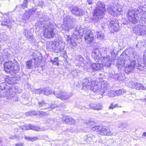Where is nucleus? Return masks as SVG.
I'll return each instance as SVG.
<instances>
[{
    "label": "nucleus",
    "mask_w": 146,
    "mask_h": 146,
    "mask_svg": "<svg viewBox=\"0 0 146 146\" xmlns=\"http://www.w3.org/2000/svg\"><path fill=\"white\" fill-rule=\"evenodd\" d=\"M125 53V56L128 59L127 60L128 63L125 67L124 70L126 73H129L135 68L139 70L143 69L144 67L139 64L136 52L133 49H128L126 51Z\"/></svg>",
    "instance_id": "obj_1"
},
{
    "label": "nucleus",
    "mask_w": 146,
    "mask_h": 146,
    "mask_svg": "<svg viewBox=\"0 0 146 146\" xmlns=\"http://www.w3.org/2000/svg\"><path fill=\"white\" fill-rule=\"evenodd\" d=\"M64 42L60 40L58 42L52 41L48 42L46 43V49L50 52L54 51L56 53L61 52L64 48Z\"/></svg>",
    "instance_id": "obj_2"
},
{
    "label": "nucleus",
    "mask_w": 146,
    "mask_h": 146,
    "mask_svg": "<svg viewBox=\"0 0 146 146\" xmlns=\"http://www.w3.org/2000/svg\"><path fill=\"white\" fill-rule=\"evenodd\" d=\"M96 5V8L94 11L93 15L94 19L97 21L104 17L106 9L104 3L100 1L97 2Z\"/></svg>",
    "instance_id": "obj_3"
},
{
    "label": "nucleus",
    "mask_w": 146,
    "mask_h": 146,
    "mask_svg": "<svg viewBox=\"0 0 146 146\" xmlns=\"http://www.w3.org/2000/svg\"><path fill=\"white\" fill-rule=\"evenodd\" d=\"M138 13L139 11L137 9H129L127 13V16L128 20L133 24H136L138 23H141L140 19L141 17L139 18L138 16Z\"/></svg>",
    "instance_id": "obj_4"
},
{
    "label": "nucleus",
    "mask_w": 146,
    "mask_h": 146,
    "mask_svg": "<svg viewBox=\"0 0 146 146\" xmlns=\"http://www.w3.org/2000/svg\"><path fill=\"white\" fill-rule=\"evenodd\" d=\"M80 31V34L82 35V37L84 36V40L86 43L89 44L93 42L96 38V36L94 30L91 31L84 28Z\"/></svg>",
    "instance_id": "obj_5"
},
{
    "label": "nucleus",
    "mask_w": 146,
    "mask_h": 146,
    "mask_svg": "<svg viewBox=\"0 0 146 146\" xmlns=\"http://www.w3.org/2000/svg\"><path fill=\"white\" fill-rule=\"evenodd\" d=\"M76 21V19L72 16H68L65 17L61 26L62 30L68 31L69 30L74 27L73 23Z\"/></svg>",
    "instance_id": "obj_6"
},
{
    "label": "nucleus",
    "mask_w": 146,
    "mask_h": 146,
    "mask_svg": "<svg viewBox=\"0 0 146 146\" xmlns=\"http://www.w3.org/2000/svg\"><path fill=\"white\" fill-rule=\"evenodd\" d=\"M54 25L52 24L44 25L43 29L44 36L48 38L53 37L54 34Z\"/></svg>",
    "instance_id": "obj_7"
},
{
    "label": "nucleus",
    "mask_w": 146,
    "mask_h": 146,
    "mask_svg": "<svg viewBox=\"0 0 146 146\" xmlns=\"http://www.w3.org/2000/svg\"><path fill=\"white\" fill-rule=\"evenodd\" d=\"M53 94L56 97L62 100L68 102L69 98L71 97L73 94L72 93H67L66 92L60 91L57 92H54Z\"/></svg>",
    "instance_id": "obj_8"
},
{
    "label": "nucleus",
    "mask_w": 146,
    "mask_h": 146,
    "mask_svg": "<svg viewBox=\"0 0 146 146\" xmlns=\"http://www.w3.org/2000/svg\"><path fill=\"white\" fill-rule=\"evenodd\" d=\"M142 25H138L135 26L133 29V32L139 35H145L146 34V27L144 22L142 23Z\"/></svg>",
    "instance_id": "obj_9"
},
{
    "label": "nucleus",
    "mask_w": 146,
    "mask_h": 146,
    "mask_svg": "<svg viewBox=\"0 0 146 146\" xmlns=\"http://www.w3.org/2000/svg\"><path fill=\"white\" fill-rule=\"evenodd\" d=\"M107 10L110 14L113 16H116L122 11V9L120 7H114L110 5L107 6Z\"/></svg>",
    "instance_id": "obj_10"
},
{
    "label": "nucleus",
    "mask_w": 146,
    "mask_h": 146,
    "mask_svg": "<svg viewBox=\"0 0 146 146\" xmlns=\"http://www.w3.org/2000/svg\"><path fill=\"white\" fill-rule=\"evenodd\" d=\"M108 27L109 29L112 33L118 31L120 29L119 25L115 19L110 21L108 25Z\"/></svg>",
    "instance_id": "obj_11"
},
{
    "label": "nucleus",
    "mask_w": 146,
    "mask_h": 146,
    "mask_svg": "<svg viewBox=\"0 0 146 146\" xmlns=\"http://www.w3.org/2000/svg\"><path fill=\"white\" fill-rule=\"evenodd\" d=\"M100 94L101 95L107 93L108 90H109V85L106 81L102 80L101 83H100Z\"/></svg>",
    "instance_id": "obj_12"
},
{
    "label": "nucleus",
    "mask_w": 146,
    "mask_h": 146,
    "mask_svg": "<svg viewBox=\"0 0 146 146\" xmlns=\"http://www.w3.org/2000/svg\"><path fill=\"white\" fill-rule=\"evenodd\" d=\"M12 57L10 53V50L8 49H4L0 55V60L2 62L5 60L11 59Z\"/></svg>",
    "instance_id": "obj_13"
},
{
    "label": "nucleus",
    "mask_w": 146,
    "mask_h": 146,
    "mask_svg": "<svg viewBox=\"0 0 146 146\" xmlns=\"http://www.w3.org/2000/svg\"><path fill=\"white\" fill-rule=\"evenodd\" d=\"M70 11L73 14L76 16H82L84 14L83 10L76 6L71 7Z\"/></svg>",
    "instance_id": "obj_14"
},
{
    "label": "nucleus",
    "mask_w": 146,
    "mask_h": 146,
    "mask_svg": "<svg viewBox=\"0 0 146 146\" xmlns=\"http://www.w3.org/2000/svg\"><path fill=\"white\" fill-rule=\"evenodd\" d=\"M84 29L80 26L77 27L75 29V31L73 33L72 36L74 39H77L78 38H81L82 37V35L80 34V31Z\"/></svg>",
    "instance_id": "obj_15"
},
{
    "label": "nucleus",
    "mask_w": 146,
    "mask_h": 146,
    "mask_svg": "<svg viewBox=\"0 0 146 146\" xmlns=\"http://www.w3.org/2000/svg\"><path fill=\"white\" fill-rule=\"evenodd\" d=\"M111 57L108 55L103 57L101 61L102 65L109 67L111 64Z\"/></svg>",
    "instance_id": "obj_16"
},
{
    "label": "nucleus",
    "mask_w": 146,
    "mask_h": 146,
    "mask_svg": "<svg viewBox=\"0 0 146 146\" xmlns=\"http://www.w3.org/2000/svg\"><path fill=\"white\" fill-rule=\"evenodd\" d=\"M127 64H128L127 59H125L124 56L120 59H117L116 63V66L118 69H121L125 65H126Z\"/></svg>",
    "instance_id": "obj_17"
},
{
    "label": "nucleus",
    "mask_w": 146,
    "mask_h": 146,
    "mask_svg": "<svg viewBox=\"0 0 146 146\" xmlns=\"http://www.w3.org/2000/svg\"><path fill=\"white\" fill-rule=\"evenodd\" d=\"M92 56L95 61L100 59L102 57L101 52L98 49H96L93 50Z\"/></svg>",
    "instance_id": "obj_18"
},
{
    "label": "nucleus",
    "mask_w": 146,
    "mask_h": 146,
    "mask_svg": "<svg viewBox=\"0 0 146 146\" xmlns=\"http://www.w3.org/2000/svg\"><path fill=\"white\" fill-rule=\"evenodd\" d=\"M92 82H93V84H92L90 89L92 90L94 92L96 93L100 92V90L99 89H100V83L95 81H92Z\"/></svg>",
    "instance_id": "obj_19"
},
{
    "label": "nucleus",
    "mask_w": 146,
    "mask_h": 146,
    "mask_svg": "<svg viewBox=\"0 0 146 146\" xmlns=\"http://www.w3.org/2000/svg\"><path fill=\"white\" fill-rule=\"evenodd\" d=\"M92 80H89L88 78H85L84 79L82 82L83 83V88L82 90H86L87 89H90L91 87L92 84H93L92 81H94Z\"/></svg>",
    "instance_id": "obj_20"
},
{
    "label": "nucleus",
    "mask_w": 146,
    "mask_h": 146,
    "mask_svg": "<svg viewBox=\"0 0 146 146\" xmlns=\"http://www.w3.org/2000/svg\"><path fill=\"white\" fill-rule=\"evenodd\" d=\"M39 106L40 107H42V109H47L49 111H50L56 107V105L54 104L50 105V107H48L47 108L46 107V104L44 103L43 100L39 101L38 102Z\"/></svg>",
    "instance_id": "obj_21"
},
{
    "label": "nucleus",
    "mask_w": 146,
    "mask_h": 146,
    "mask_svg": "<svg viewBox=\"0 0 146 146\" xmlns=\"http://www.w3.org/2000/svg\"><path fill=\"white\" fill-rule=\"evenodd\" d=\"M123 74L122 73L115 74L113 73V74H110L109 75V77L115 80H121L123 78Z\"/></svg>",
    "instance_id": "obj_22"
},
{
    "label": "nucleus",
    "mask_w": 146,
    "mask_h": 146,
    "mask_svg": "<svg viewBox=\"0 0 146 146\" xmlns=\"http://www.w3.org/2000/svg\"><path fill=\"white\" fill-rule=\"evenodd\" d=\"M14 64L11 61L5 62L4 64V70L7 72L11 73V69Z\"/></svg>",
    "instance_id": "obj_23"
},
{
    "label": "nucleus",
    "mask_w": 146,
    "mask_h": 146,
    "mask_svg": "<svg viewBox=\"0 0 146 146\" xmlns=\"http://www.w3.org/2000/svg\"><path fill=\"white\" fill-rule=\"evenodd\" d=\"M89 108L95 110H102L103 109V106L101 103L91 104L89 105Z\"/></svg>",
    "instance_id": "obj_24"
},
{
    "label": "nucleus",
    "mask_w": 146,
    "mask_h": 146,
    "mask_svg": "<svg viewBox=\"0 0 146 146\" xmlns=\"http://www.w3.org/2000/svg\"><path fill=\"white\" fill-rule=\"evenodd\" d=\"M62 121L70 125H74L75 123V120L69 116H64Z\"/></svg>",
    "instance_id": "obj_25"
},
{
    "label": "nucleus",
    "mask_w": 146,
    "mask_h": 146,
    "mask_svg": "<svg viewBox=\"0 0 146 146\" xmlns=\"http://www.w3.org/2000/svg\"><path fill=\"white\" fill-rule=\"evenodd\" d=\"M77 44L73 40H69L67 43V48L70 50H76L77 49Z\"/></svg>",
    "instance_id": "obj_26"
},
{
    "label": "nucleus",
    "mask_w": 146,
    "mask_h": 146,
    "mask_svg": "<svg viewBox=\"0 0 146 146\" xmlns=\"http://www.w3.org/2000/svg\"><path fill=\"white\" fill-rule=\"evenodd\" d=\"M39 23H40L41 25H44L52 24L50 22L48 17L45 15L42 16V17L40 18Z\"/></svg>",
    "instance_id": "obj_27"
},
{
    "label": "nucleus",
    "mask_w": 146,
    "mask_h": 146,
    "mask_svg": "<svg viewBox=\"0 0 146 146\" xmlns=\"http://www.w3.org/2000/svg\"><path fill=\"white\" fill-rule=\"evenodd\" d=\"M5 81L9 84L13 85L17 82V78L16 77H10L9 76H6Z\"/></svg>",
    "instance_id": "obj_28"
},
{
    "label": "nucleus",
    "mask_w": 146,
    "mask_h": 146,
    "mask_svg": "<svg viewBox=\"0 0 146 146\" xmlns=\"http://www.w3.org/2000/svg\"><path fill=\"white\" fill-rule=\"evenodd\" d=\"M102 65L99 63H93L91 64L90 67L94 71L100 70L102 68Z\"/></svg>",
    "instance_id": "obj_29"
},
{
    "label": "nucleus",
    "mask_w": 146,
    "mask_h": 146,
    "mask_svg": "<svg viewBox=\"0 0 146 146\" xmlns=\"http://www.w3.org/2000/svg\"><path fill=\"white\" fill-rule=\"evenodd\" d=\"M1 97H4L7 96L9 98H11L13 96L12 94L11 93L10 90H8L7 91L5 90L2 93L1 92Z\"/></svg>",
    "instance_id": "obj_30"
},
{
    "label": "nucleus",
    "mask_w": 146,
    "mask_h": 146,
    "mask_svg": "<svg viewBox=\"0 0 146 146\" xmlns=\"http://www.w3.org/2000/svg\"><path fill=\"white\" fill-rule=\"evenodd\" d=\"M37 9L36 8H33L30 9L28 11L26 12L25 15H27V18H28L31 15H32L35 13Z\"/></svg>",
    "instance_id": "obj_31"
},
{
    "label": "nucleus",
    "mask_w": 146,
    "mask_h": 146,
    "mask_svg": "<svg viewBox=\"0 0 146 146\" xmlns=\"http://www.w3.org/2000/svg\"><path fill=\"white\" fill-rule=\"evenodd\" d=\"M13 68L11 69V73H15L19 71L20 69V67L19 65L17 64L13 65L12 66Z\"/></svg>",
    "instance_id": "obj_32"
},
{
    "label": "nucleus",
    "mask_w": 146,
    "mask_h": 146,
    "mask_svg": "<svg viewBox=\"0 0 146 146\" xmlns=\"http://www.w3.org/2000/svg\"><path fill=\"white\" fill-rule=\"evenodd\" d=\"M1 25L3 26H6L8 27H10L11 26V23L8 19H5L1 22Z\"/></svg>",
    "instance_id": "obj_33"
},
{
    "label": "nucleus",
    "mask_w": 146,
    "mask_h": 146,
    "mask_svg": "<svg viewBox=\"0 0 146 146\" xmlns=\"http://www.w3.org/2000/svg\"><path fill=\"white\" fill-rule=\"evenodd\" d=\"M76 59L79 62V63L80 64H85L84 58L82 56L79 55L77 56Z\"/></svg>",
    "instance_id": "obj_34"
},
{
    "label": "nucleus",
    "mask_w": 146,
    "mask_h": 146,
    "mask_svg": "<svg viewBox=\"0 0 146 146\" xmlns=\"http://www.w3.org/2000/svg\"><path fill=\"white\" fill-rule=\"evenodd\" d=\"M41 93L46 95H48L51 93V92L48 88H45L41 90Z\"/></svg>",
    "instance_id": "obj_35"
},
{
    "label": "nucleus",
    "mask_w": 146,
    "mask_h": 146,
    "mask_svg": "<svg viewBox=\"0 0 146 146\" xmlns=\"http://www.w3.org/2000/svg\"><path fill=\"white\" fill-rule=\"evenodd\" d=\"M0 38L1 41H5L8 38V37L5 33H2L0 34Z\"/></svg>",
    "instance_id": "obj_36"
},
{
    "label": "nucleus",
    "mask_w": 146,
    "mask_h": 146,
    "mask_svg": "<svg viewBox=\"0 0 146 146\" xmlns=\"http://www.w3.org/2000/svg\"><path fill=\"white\" fill-rule=\"evenodd\" d=\"M106 95L110 97H114L116 96L115 91L112 90H108L107 93L104 94V95Z\"/></svg>",
    "instance_id": "obj_37"
},
{
    "label": "nucleus",
    "mask_w": 146,
    "mask_h": 146,
    "mask_svg": "<svg viewBox=\"0 0 146 146\" xmlns=\"http://www.w3.org/2000/svg\"><path fill=\"white\" fill-rule=\"evenodd\" d=\"M31 129L37 131H45V129L43 128H40L38 127H37L32 125L31 127Z\"/></svg>",
    "instance_id": "obj_38"
},
{
    "label": "nucleus",
    "mask_w": 146,
    "mask_h": 146,
    "mask_svg": "<svg viewBox=\"0 0 146 146\" xmlns=\"http://www.w3.org/2000/svg\"><path fill=\"white\" fill-rule=\"evenodd\" d=\"M115 92L116 95L120 96L123 94L124 93H126V90L125 89H122L116 90Z\"/></svg>",
    "instance_id": "obj_39"
},
{
    "label": "nucleus",
    "mask_w": 146,
    "mask_h": 146,
    "mask_svg": "<svg viewBox=\"0 0 146 146\" xmlns=\"http://www.w3.org/2000/svg\"><path fill=\"white\" fill-rule=\"evenodd\" d=\"M26 64V67L28 69H31L33 67V62L31 60L27 61Z\"/></svg>",
    "instance_id": "obj_40"
},
{
    "label": "nucleus",
    "mask_w": 146,
    "mask_h": 146,
    "mask_svg": "<svg viewBox=\"0 0 146 146\" xmlns=\"http://www.w3.org/2000/svg\"><path fill=\"white\" fill-rule=\"evenodd\" d=\"M27 39L30 42H35V40L34 38V36L32 35L28 34L25 36Z\"/></svg>",
    "instance_id": "obj_41"
},
{
    "label": "nucleus",
    "mask_w": 146,
    "mask_h": 146,
    "mask_svg": "<svg viewBox=\"0 0 146 146\" xmlns=\"http://www.w3.org/2000/svg\"><path fill=\"white\" fill-rule=\"evenodd\" d=\"M97 38L100 40H103L104 38V34L102 31L98 32L97 33Z\"/></svg>",
    "instance_id": "obj_42"
},
{
    "label": "nucleus",
    "mask_w": 146,
    "mask_h": 146,
    "mask_svg": "<svg viewBox=\"0 0 146 146\" xmlns=\"http://www.w3.org/2000/svg\"><path fill=\"white\" fill-rule=\"evenodd\" d=\"M104 132L102 133V135H112V133L109 129H104Z\"/></svg>",
    "instance_id": "obj_43"
},
{
    "label": "nucleus",
    "mask_w": 146,
    "mask_h": 146,
    "mask_svg": "<svg viewBox=\"0 0 146 146\" xmlns=\"http://www.w3.org/2000/svg\"><path fill=\"white\" fill-rule=\"evenodd\" d=\"M38 113V112L36 111H29L28 112L26 113L25 115L27 116H32L34 115H36Z\"/></svg>",
    "instance_id": "obj_44"
},
{
    "label": "nucleus",
    "mask_w": 146,
    "mask_h": 146,
    "mask_svg": "<svg viewBox=\"0 0 146 146\" xmlns=\"http://www.w3.org/2000/svg\"><path fill=\"white\" fill-rule=\"evenodd\" d=\"M50 62H52L53 64L54 65L58 66L59 65L58 62V58L57 57L54 58L53 60L51 59Z\"/></svg>",
    "instance_id": "obj_45"
},
{
    "label": "nucleus",
    "mask_w": 146,
    "mask_h": 146,
    "mask_svg": "<svg viewBox=\"0 0 146 146\" xmlns=\"http://www.w3.org/2000/svg\"><path fill=\"white\" fill-rule=\"evenodd\" d=\"M135 86L134 88V89H135L137 90H139L143 88V85L141 84L136 83L135 84Z\"/></svg>",
    "instance_id": "obj_46"
},
{
    "label": "nucleus",
    "mask_w": 146,
    "mask_h": 146,
    "mask_svg": "<svg viewBox=\"0 0 146 146\" xmlns=\"http://www.w3.org/2000/svg\"><path fill=\"white\" fill-rule=\"evenodd\" d=\"M25 139H26L29 141H35L37 139V138L36 137H26V136H25Z\"/></svg>",
    "instance_id": "obj_47"
},
{
    "label": "nucleus",
    "mask_w": 146,
    "mask_h": 146,
    "mask_svg": "<svg viewBox=\"0 0 146 146\" xmlns=\"http://www.w3.org/2000/svg\"><path fill=\"white\" fill-rule=\"evenodd\" d=\"M136 83V82L132 81H130L128 84V86L129 87L131 88H134L135 87V86Z\"/></svg>",
    "instance_id": "obj_48"
},
{
    "label": "nucleus",
    "mask_w": 146,
    "mask_h": 146,
    "mask_svg": "<svg viewBox=\"0 0 146 146\" xmlns=\"http://www.w3.org/2000/svg\"><path fill=\"white\" fill-rule=\"evenodd\" d=\"M28 3L27 1H24L21 5H20V7L23 9H25L27 7Z\"/></svg>",
    "instance_id": "obj_49"
},
{
    "label": "nucleus",
    "mask_w": 146,
    "mask_h": 146,
    "mask_svg": "<svg viewBox=\"0 0 146 146\" xmlns=\"http://www.w3.org/2000/svg\"><path fill=\"white\" fill-rule=\"evenodd\" d=\"M87 125H88L87 127H91V128L95 125V123L94 121H89L87 122L86 123Z\"/></svg>",
    "instance_id": "obj_50"
},
{
    "label": "nucleus",
    "mask_w": 146,
    "mask_h": 146,
    "mask_svg": "<svg viewBox=\"0 0 146 146\" xmlns=\"http://www.w3.org/2000/svg\"><path fill=\"white\" fill-rule=\"evenodd\" d=\"M106 128L105 127H103L102 126H100V129L99 130V134L102 135V133L104 131V129H106Z\"/></svg>",
    "instance_id": "obj_51"
},
{
    "label": "nucleus",
    "mask_w": 146,
    "mask_h": 146,
    "mask_svg": "<svg viewBox=\"0 0 146 146\" xmlns=\"http://www.w3.org/2000/svg\"><path fill=\"white\" fill-rule=\"evenodd\" d=\"M100 126H93L91 128L93 131H99V130L100 129Z\"/></svg>",
    "instance_id": "obj_52"
},
{
    "label": "nucleus",
    "mask_w": 146,
    "mask_h": 146,
    "mask_svg": "<svg viewBox=\"0 0 146 146\" xmlns=\"http://www.w3.org/2000/svg\"><path fill=\"white\" fill-rule=\"evenodd\" d=\"M32 126V125H31V124L26 125L24 126V127L25 128H22V129H25V130H29V129H31V127Z\"/></svg>",
    "instance_id": "obj_53"
},
{
    "label": "nucleus",
    "mask_w": 146,
    "mask_h": 146,
    "mask_svg": "<svg viewBox=\"0 0 146 146\" xmlns=\"http://www.w3.org/2000/svg\"><path fill=\"white\" fill-rule=\"evenodd\" d=\"M6 83L5 82H2L0 84V89L2 90L5 88L6 86Z\"/></svg>",
    "instance_id": "obj_54"
},
{
    "label": "nucleus",
    "mask_w": 146,
    "mask_h": 146,
    "mask_svg": "<svg viewBox=\"0 0 146 146\" xmlns=\"http://www.w3.org/2000/svg\"><path fill=\"white\" fill-rule=\"evenodd\" d=\"M117 107H118V105L117 104L113 105V103H111L110 104V106L109 107V109H113Z\"/></svg>",
    "instance_id": "obj_55"
},
{
    "label": "nucleus",
    "mask_w": 146,
    "mask_h": 146,
    "mask_svg": "<svg viewBox=\"0 0 146 146\" xmlns=\"http://www.w3.org/2000/svg\"><path fill=\"white\" fill-rule=\"evenodd\" d=\"M57 107V106H56V107ZM58 107L62 109V108H65V106L64 105L63 103H61L58 106H57Z\"/></svg>",
    "instance_id": "obj_56"
},
{
    "label": "nucleus",
    "mask_w": 146,
    "mask_h": 146,
    "mask_svg": "<svg viewBox=\"0 0 146 146\" xmlns=\"http://www.w3.org/2000/svg\"><path fill=\"white\" fill-rule=\"evenodd\" d=\"M112 48L113 51H112V50H111V51H110L111 54H113L116 53L117 52V51L115 50L114 48H113V47H112Z\"/></svg>",
    "instance_id": "obj_57"
},
{
    "label": "nucleus",
    "mask_w": 146,
    "mask_h": 146,
    "mask_svg": "<svg viewBox=\"0 0 146 146\" xmlns=\"http://www.w3.org/2000/svg\"><path fill=\"white\" fill-rule=\"evenodd\" d=\"M44 1L45 0H40L39 1V4L41 6H42L44 5Z\"/></svg>",
    "instance_id": "obj_58"
},
{
    "label": "nucleus",
    "mask_w": 146,
    "mask_h": 146,
    "mask_svg": "<svg viewBox=\"0 0 146 146\" xmlns=\"http://www.w3.org/2000/svg\"><path fill=\"white\" fill-rule=\"evenodd\" d=\"M140 19L141 23H143V22H144L145 24L146 23V19L145 17H143L141 18H140Z\"/></svg>",
    "instance_id": "obj_59"
},
{
    "label": "nucleus",
    "mask_w": 146,
    "mask_h": 146,
    "mask_svg": "<svg viewBox=\"0 0 146 146\" xmlns=\"http://www.w3.org/2000/svg\"><path fill=\"white\" fill-rule=\"evenodd\" d=\"M24 143L23 142H19L15 144V146H23Z\"/></svg>",
    "instance_id": "obj_60"
},
{
    "label": "nucleus",
    "mask_w": 146,
    "mask_h": 146,
    "mask_svg": "<svg viewBox=\"0 0 146 146\" xmlns=\"http://www.w3.org/2000/svg\"><path fill=\"white\" fill-rule=\"evenodd\" d=\"M65 37L66 39V41L67 42H68V40H72L71 39L70 36L68 35H66Z\"/></svg>",
    "instance_id": "obj_61"
},
{
    "label": "nucleus",
    "mask_w": 146,
    "mask_h": 146,
    "mask_svg": "<svg viewBox=\"0 0 146 146\" xmlns=\"http://www.w3.org/2000/svg\"><path fill=\"white\" fill-rule=\"evenodd\" d=\"M86 60L85 62V63L86 62L87 64H90L91 62L90 61V58L88 57H87L86 58Z\"/></svg>",
    "instance_id": "obj_62"
},
{
    "label": "nucleus",
    "mask_w": 146,
    "mask_h": 146,
    "mask_svg": "<svg viewBox=\"0 0 146 146\" xmlns=\"http://www.w3.org/2000/svg\"><path fill=\"white\" fill-rule=\"evenodd\" d=\"M28 30L27 29H25L24 31V34L26 36L27 35L29 34Z\"/></svg>",
    "instance_id": "obj_63"
},
{
    "label": "nucleus",
    "mask_w": 146,
    "mask_h": 146,
    "mask_svg": "<svg viewBox=\"0 0 146 146\" xmlns=\"http://www.w3.org/2000/svg\"><path fill=\"white\" fill-rule=\"evenodd\" d=\"M41 90L40 89H38L36 90H35V93L36 94H40L41 93Z\"/></svg>",
    "instance_id": "obj_64"
}]
</instances>
